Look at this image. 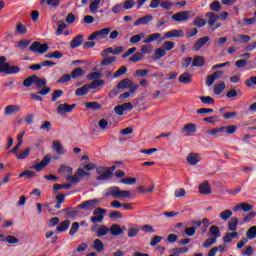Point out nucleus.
<instances>
[{
    "label": "nucleus",
    "mask_w": 256,
    "mask_h": 256,
    "mask_svg": "<svg viewBox=\"0 0 256 256\" xmlns=\"http://www.w3.org/2000/svg\"><path fill=\"white\" fill-rule=\"evenodd\" d=\"M190 15L191 12L189 11L177 12L176 14L172 15V20L177 22L188 21Z\"/></svg>",
    "instance_id": "13"
},
{
    "label": "nucleus",
    "mask_w": 256,
    "mask_h": 256,
    "mask_svg": "<svg viewBox=\"0 0 256 256\" xmlns=\"http://www.w3.org/2000/svg\"><path fill=\"white\" fill-rule=\"evenodd\" d=\"M34 85H36V89H43L38 91L39 95H49L51 93V88L47 87V79L45 78H38L36 76Z\"/></svg>",
    "instance_id": "3"
},
{
    "label": "nucleus",
    "mask_w": 256,
    "mask_h": 256,
    "mask_svg": "<svg viewBox=\"0 0 256 256\" xmlns=\"http://www.w3.org/2000/svg\"><path fill=\"white\" fill-rule=\"evenodd\" d=\"M93 249L98 253H101V251L105 250V245H103V242L100 239H96L94 240Z\"/></svg>",
    "instance_id": "41"
},
{
    "label": "nucleus",
    "mask_w": 256,
    "mask_h": 256,
    "mask_svg": "<svg viewBox=\"0 0 256 256\" xmlns=\"http://www.w3.org/2000/svg\"><path fill=\"white\" fill-rule=\"evenodd\" d=\"M83 75V69L76 68L71 72L72 79H77V77H81Z\"/></svg>",
    "instance_id": "61"
},
{
    "label": "nucleus",
    "mask_w": 256,
    "mask_h": 256,
    "mask_svg": "<svg viewBox=\"0 0 256 256\" xmlns=\"http://www.w3.org/2000/svg\"><path fill=\"white\" fill-rule=\"evenodd\" d=\"M81 45H83V35L74 37L70 42L71 49H77V47H81Z\"/></svg>",
    "instance_id": "22"
},
{
    "label": "nucleus",
    "mask_w": 256,
    "mask_h": 256,
    "mask_svg": "<svg viewBox=\"0 0 256 256\" xmlns=\"http://www.w3.org/2000/svg\"><path fill=\"white\" fill-rule=\"evenodd\" d=\"M110 233L111 235H113L114 237H117L118 235H122L123 234V229H121L119 227V225L114 224L110 227Z\"/></svg>",
    "instance_id": "38"
},
{
    "label": "nucleus",
    "mask_w": 256,
    "mask_h": 256,
    "mask_svg": "<svg viewBox=\"0 0 256 256\" xmlns=\"http://www.w3.org/2000/svg\"><path fill=\"white\" fill-rule=\"evenodd\" d=\"M206 133L208 135H211L212 137H219V135H221V133H225V129L223 128V126H221V127L207 130Z\"/></svg>",
    "instance_id": "28"
},
{
    "label": "nucleus",
    "mask_w": 256,
    "mask_h": 256,
    "mask_svg": "<svg viewBox=\"0 0 256 256\" xmlns=\"http://www.w3.org/2000/svg\"><path fill=\"white\" fill-rule=\"evenodd\" d=\"M151 21H153V16L145 15L134 22V27H139V25H147V23H151Z\"/></svg>",
    "instance_id": "21"
},
{
    "label": "nucleus",
    "mask_w": 256,
    "mask_h": 256,
    "mask_svg": "<svg viewBox=\"0 0 256 256\" xmlns=\"http://www.w3.org/2000/svg\"><path fill=\"white\" fill-rule=\"evenodd\" d=\"M161 37V33H153L147 36L146 39H144L143 43H152V41H157Z\"/></svg>",
    "instance_id": "48"
},
{
    "label": "nucleus",
    "mask_w": 256,
    "mask_h": 256,
    "mask_svg": "<svg viewBox=\"0 0 256 256\" xmlns=\"http://www.w3.org/2000/svg\"><path fill=\"white\" fill-rule=\"evenodd\" d=\"M237 237H239V232H232V233L227 232L223 237V243L225 244L231 243V241H233V239Z\"/></svg>",
    "instance_id": "29"
},
{
    "label": "nucleus",
    "mask_w": 256,
    "mask_h": 256,
    "mask_svg": "<svg viewBox=\"0 0 256 256\" xmlns=\"http://www.w3.org/2000/svg\"><path fill=\"white\" fill-rule=\"evenodd\" d=\"M145 37V33L141 32L140 34H136L130 37V43L135 45L141 41Z\"/></svg>",
    "instance_id": "44"
},
{
    "label": "nucleus",
    "mask_w": 256,
    "mask_h": 256,
    "mask_svg": "<svg viewBox=\"0 0 256 256\" xmlns=\"http://www.w3.org/2000/svg\"><path fill=\"white\" fill-rule=\"evenodd\" d=\"M115 61H117V57L115 56H109V57H105V59H103L100 63V65L107 67L109 65H112V63H115Z\"/></svg>",
    "instance_id": "39"
},
{
    "label": "nucleus",
    "mask_w": 256,
    "mask_h": 256,
    "mask_svg": "<svg viewBox=\"0 0 256 256\" xmlns=\"http://www.w3.org/2000/svg\"><path fill=\"white\" fill-rule=\"evenodd\" d=\"M59 189H71V184H54V191H59Z\"/></svg>",
    "instance_id": "63"
},
{
    "label": "nucleus",
    "mask_w": 256,
    "mask_h": 256,
    "mask_svg": "<svg viewBox=\"0 0 256 256\" xmlns=\"http://www.w3.org/2000/svg\"><path fill=\"white\" fill-rule=\"evenodd\" d=\"M226 84L225 82L221 81L217 84L214 85V93L215 95H221V93H223V91H225L226 88Z\"/></svg>",
    "instance_id": "31"
},
{
    "label": "nucleus",
    "mask_w": 256,
    "mask_h": 256,
    "mask_svg": "<svg viewBox=\"0 0 256 256\" xmlns=\"http://www.w3.org/2000/svg\"><path fill=\"white\" fill-rule=\"evenodd\" d=\"M83 177H91V173L85 172V169L79 168L73 176H68L66 179L70 181V183H79L83 179Z\"/></svg>",
    "instance_id": "5"
},
{
    "label": "nucleus",
    "mask_w": 256,
    "mask_h": 256,
    "mask_svg": "<svg viewBox=\"0 0 256 256\" xmlns=\"http://www.w3.org/2000/svg\"><path fill=\"white\" fill-rule=\"evenodd\" d=\"M162 49H164L165 51H171L172 49H175V42L173 41L164 42V44L162 45Z\"/></svg>",
    "instance_id": "59"
},
{
    "label": "nucleus",
    "mask_w": 256,
    "mask_h": 256,
    "mask_svg": "<svg viewBox=\"0 0 256 256\" xmlns=\"http://www.w3.org/2000/svg\"><path fill=\"white\" fill-rule=\"evenodd\" d=\"M186 160L189 163V165H197V163L201 161V156L199 155V153L191 152L186 157Z\"/></svg>",
    "instance_id": "19"
},
{
    "label": "nucleus",
    "mask_w": 256,
    "mask_h": 256,
    "mask_svg": "<svg viewBox=\"0 0 256 256\" xmlns=\"http://www.w3.org/2000/svg\"><path fill=\"white\" fill-rule=\"evenodd\" d=\"M46 59H61L63 58V53L60 51H54V52H49L45 55Z\"/></svg>",
    "instance_id": "40"
},
{
    "label": "nucleus",
    "mask_w": 256,
    "mask_h": 256,
    "mask_svg": "<svg viewBox=\"0 0 256 256\" xmlns=\"http://www.w3.org/2000/svg\"><path fill=\"white\" fill-rule=\"evenodd\" d=\"M29 155H31V148H25L24 150H20L16 154V159H18L19 161H23V160L27 159V157H29Z\"/></svg>",
    "instance_id": "23"
},
{
    "label": "nucleus",
    "mask_w": 256,
    "mask_h": 256,
    "mask_svg": "<svg viewBox=\"0 0 256 256\" xmlns=\"http://www.w3.org/2000/svg\"><path fill=\"white\" fill-rule=\"evenodd\" d=\"M210 11L214 13H219L221 11V2L219 1H213L210 5Z\"/></svg>",
    "instance_id": "47"
},
{
    "label": "nucleus",
    "mask_w": 256,
    "mask_h": 256,
    "mask_svg": "<svg viewBox=\"0 0 256 256\" xmlns=\"http://www.w3.org/2000/svg\"><path fill=\"white\" fill-rule=\"evenodd\" d=\"M179 83H184L185 85L191 83L193 81V78L189 72H184L179 76Z\"/></svg>",
    "instance_id": "25"
},
{
    "label": "nucleus",
    "mask_w": 256,
    "mask_h": 256,
    "mask_svg": "<svg viewBox=\"0 0 256 256\" xmlns=\"http://www.w3.org/2000/svg\"><path fill=\"white\" fill-rule=\"evenodd\" d=\"M211 38L209 36L198 39L193 45V51H201L202 47H205L206 43H209Z\"/></svg>",
    "instance_id": "14"
},
{
    "label": "nucleus",
    "mask_w": 256,
    "mask_h": 256,
    "mask_svg": "<svg viewBox=\"0 0 256 256\" xmlns=\"http://www.w3.org/2000/svg\"><path fill=\"white\" fill-rule=\"evenodd\" d=\"M71 225L70 220H64L62 221L57 227L56 231L57 233H63V231H67L69 229V226Z\"/></svg>",
    "instance_id": "27"
},
{
    "label": "nucleus",
    "mask_w": 256,
    "mask_h": 256,
    "mask_svg": "<svg viewBox=\"0 0 256 256\" xmlns=\"http://www.w3.org/2000/svg\"><path fill=\"white\" fill-rule=\"evenodd\" d=\"M21 72L19 66H11L7 63V58L5 56L0 57V73H5L6 75H17Z\"/></svg>",
    "instance_id": "1"
},
{
    "label": "nucleus",
    "mask_w": 256,
    "mask_h": 256,
    "mask_svg": "<svg viewBox=\"0 0 256 256\" xmlns=\"http://www.w3.org/2000/svg\"><path fill=\"white\" fill-rule=\"evenodd\" d=\"M198 191L200 195H211L213 190H211V186L209 185V181H204L198 187Z\"/></svg>",
    "instance_id": "15"
},
{
    "label": "nucleus",
    "mask_w": 256,
    "mask_h": 256,
    "mask_svg": "<svg viewBox=\"0 0 256 256\" xmlns=\"http://www.w3.org/2000/svg\"><path fill=\"white\" fill-rule=\"evenodd\" d=\"M86 109H92V111H99L103 106L97 101L85 103Z\"/></svg>",
    "instance_id": "34"
},
{
    "label": "nucleus",
    "mask_w": 256,
    "mask_h": 256,
    "mask_svg": "<svg viewBox=\"0 0 256 256\" xmlns=\"http://www.w3.org/2000/svg\"><path fill=\"white\" fill-rule=\"evenodd\" d=\"M35 79H37V75L35 74L26 78L23 81L24 87H31L32 85H35Z\"/></svg>",
    "instance_id": "43"
},
{
    "label": "nucleus",
    "mask_w": 256,
    "mask_h": 256,
    "mask_svg": "<svg viewBox=\"0 0 256 256\" xmlns=\"http://www.w3.org/2000/svg\"><path fill=\"white\" fill-rule=\"evenodd\" d=\"M75 107H77V104H59L57 108V113L58 115H63V113H71V111H73Z\"/></svg>",
    "instance_id": "10"
},
{
    "label": "nucleus",
    "mask_w": 256,
    "mask_h": 256,
    "mask_svg": "<svg viewBox=\"0 0 256 256\" xmlns=\"http://www.w3.org/2000/svg\"><path fill=\"white\" fill-rule=\"evenodd\" d=\"M133 86V82L129 79H123L117 85L118 89H129Z\"/></svg>",
    "instance_id": "33"
},
{
    "label": "nucleus",
    "mask_w": 256,
    "mask_h": 256,
    "mask_svg": "<svg viewBox=\"0 0 256 256\" xmlns=\"http://www.w3.org/2000/svg\"><path fill=\"white\" fill-rule=\"evenodd\" d=\"M99 203V199H91L79 204L78 209H86V211H93V209H95Z\"/></svg>",
    "instance_id": "8"
},
{
    "label": "nucleus",
    "mask_w": 256,
    "mask_h": 256,
    "mask_svg": "<svg viewBox=\"0 0 256 256\" xmlns=\"http://www.w3.org/2000/svg\"><path fill=\"white\" fill-rule=\"evenodd\" d=\"M90 90L91 88L89 85H84L76 90L75 95H77V97H83V95H87Z\"/></svg>",
    "instance_id": "32"
},
{
    "label": "nucleus",
    "mask_w": 256,
    "mask_h": 256,
    "mask_svg": "<svg viewBox=\"0 0 256 256\" xmlns=\"http://www.w3.org/2000/svg\"><path fill=\"white\" fill-rule=\"evenodd\" d=\"M224 128V133L226 135H233L237 131V126L235 125H229V126H223Z\"/></svg>",
    "instance_id": "53"
},
{
    "label": "nucleus",
    "mask_w": 256,
    "mask_h": 256,
    "mask_svg": "<svg viewBox=\"0 0 256 256\" xmlns=\"http://www.w3.org/2000/svg\"><path fill=\"white\" fill-rule=\"evenodd\" d=\"M109 33H111V28H103L100 31H95L88 37V41H95V39H107V35H109Z\"/></svg>",
    "instance_id": "7"
},
{
    "label": "nucleus",
    "mask_w": 256,
    "mask_h": 256,
    "mask_svg": "<svg viewBox=\"0 0 256 256\" xmlns=\"http://www.w3.org/2000/svg\"><path fill=\"white\" fill-rule=\"evenodd\" d=\"M219 217H220V219H222V221H229V219H231V217H233V211L226 209V210L220 212Z\"/></svg>",
    "instance_id": "35"
},
{
    "label": "nucleus",
    "mask_w": 256,
    "mask_h": 256,
    "mask_svg": "<svg viewBox=\"0 0 256 256\" xmlns=\"http://www.w3.org/2000/svg\"><path fill=\"white\" fill-rule=\"evenodd\" d=\"M29 51H32V53H39L40 55H43V53H47V51H49V45L41 44L40 42L35 41L29 47Z\"/></svg>",
    "instance_id": "6"
},
{
    "label": "nucleus",
    "mask_w": 256,
    "mask_h": 256,
    "mask_svg": "<svg viewBox=\"0 0 256 256\" xmlns=\"http://www.w3.org/2000/svg\"><path fill=\"white\" fill-rule=\"evenodd\" d=\"M107 195L115 199H131V191L121 190L118 186H113L108 189Z\"/></svg>",
    "instance_id": "2"
},
{
    "label": "nucleus",
    "mask_w": 256,
    "mask_h": 256,
    "mask_svg": "<svg viewBox=\"0 0 256 256\" xmlns=\"http://www.w3.org/2000/svg\"><path fill=\"white\" fill-rule=\"evenodd\" d=\"M126 73L127 66H122L114 73V79H118V77H121V75H125Z\"/></svg>",
    "instance_id": "58"
},
{
    "label": "nucleus",
    "mask_w": 256,
    "mask_h": 256,
    "mask_svg": "<svg viewBox=\"0 0 256 256\" xmlns=\"http://www.w3.org/2000/svg\"><path fill=\"white\" fill-rule=\"evenodd\" d=\"M245 85L246 87H253V85H256V76H252L245 80Z\"/></svg>",
    "instance_id": "64"
},
{
    "label": "nucleus",
    "mask_w": 256,
    "mask_h": 256,
    "mask_svg": "<svg viewBox=\"0 0 256 256\" xmlns=\"http://www.w3.org/2000/svg\"><path fill=\"white\" fill-rule=\"evenodd\" d=\"M103 85H105V80L98 79L92 81L88 86L90 89H97V87H103Z\"/></svg>",
    "instance_id": "50"
},
{
    "label": "nucleus",
    "mask_w": 256,
    "mask_h": 256,
    "mask_svg": "<svg viewBox=\"0 0 256 256\" xmlns=\"http://www.w3.org/2000/svg\"><path fill=\"white\" fill-rule=\"evenodd\" d=\"M139 233V228L137 226H133L128 229V237H136Z\"/></svg>",
    "instance_id": "62"
},
{
    "label": "nucleus",
    "mask_w": 256,
    "mask_h": 256,
    "mask_svg": "<svg viewBox=\"0 0 256 256\" xmlns=\"http://www.w3.org/2000/svg\"><path fill=\"white\" fill-rule=\"evenodd\" d=\"M45 1L50 7H59V5H61V0H41L40 5H43Z\"/></svg>",
    "instance_id": "52"
},
{
    "label": "nucleus",
    "mask_w": 256,
    "mask_h": 256,
    "mask_svg": "<svg viewBox=\"0 0 256 256\" xmlns=\"http://www.w3.org/2000/svg\"><path fill=\"white\" fill-rule=\"evenodd\" d=\"M234 43H249L251 41V36L249 35H239L238 37H233Z\"/></svg>",
    "instance_id": "36"
},
{
    "label": "nucleus",
    "mask_w": 256,
    "mask_h": 256,
    "mask_svg": "<svg viewBox=\"0 0 256 256\" xmlns=\"http://www.w3.org/2000/svg\"><path fill=\"white\" fill-rule=\"evenodd\" d=\"M205 65V58L203 56H196L192 62V67H203Z\"/></svg>",
    "instance_id": "37"
},
{
    "label": "nucleus",
    "mask_w": 256,
    "mask_h": 256,
    "mask_svg": "<svg viewBox=\"0 0 256 256\" xmlns=\"http://www.w3.org/2000/svg\"><path fill=\"white\" fill-rule=\"evenodd\" d=\"M206 19L208 20L206 23L210 25V27H213L218 21H219V15L214 12H207L205 14Z\"/></svg>",
    "instance_id": "18"
},
{
    "label": "nucleus",
    "mask_w": 256,
    "mask_h": 256,
    "mask_svg": "<svg viewBox=\"0 0 256 256\" xmlns=\"http://www.w3.org/2000/svg\"><path fill=\"white\" fill-rule=\"evenodd\" d=\"M101 72H91L88 74L87 79L88 81H96L101 79Z\"/></svg>",
    "instance_id": "55"
},
{
    "label": "nucleus",
    "mask_w": 256,
    "mask_h": 256,
    "mask_svg": "<svg viewBox=\"0 0 256 256\" xmlns=\"http://www.w3.org/2000/svg\"><path fill=\"white\" fill-rule=\"evenodd\" d=\"M182 133L187 137H191V135H195V133H197V126L193 123H188L183 127Z\"/></svg>",
    "instance_id": "16"
},
{
    "label": "nucleus",
    "mask_w": 256,
    "mask_h": 256,
    "mask_svg": "<svg viewBox=\"0 0 256 256\" xmlns=\"http://www.w3.org/2000/svg\"><path fill=\"white\" fill-rule=\"evenodd\" d=\"M210 237L212 239H219L221 237V230H219V226L212 225L209 229Z\"/></svg>",
    "instance_id": "24"
},
{
    "label": "nucleus",
    "mask_w": 256,
    "mask_h": 256,
    "mask_svg": "<svg viewBox=\"0 0 256 256\" xmlns=\"http://www.w3.org/2000/svg\"><path fill=\"white\" fill-rule=\"evenodd\" d=\"M117 169V166L113 165L109 168H105V171L102 173V175H99L96 178V181H105L107 179H109L111 177V175H113V171H115Z\"/></svg>",
    "instance_id": "12"
},
{
    "label": "nucleus",
    "mask_w": 256,
    "mask_h": 256,
    "mask_svg": "<svg viewBox=\"0 0 256 256\" xmlns=\"http://www.w3.org/2000/svg\"><path fill=\"white\" fill-rule=\"evenodd\" d=\"M4 243H9V245H15L17 243H19V238L13 236V235H7L4 239H3Z\"/></svg>",
    "instance_id": "42"
},
{
    "label": "nucleus",
    "mask_w": 256,
    "mask_h": 256,
    "mask_svg": "<svg viewBox=\"0 0 256 256\" xmlns=\"http://www.w3.org/2000/svg\"><path fill=\"white\" fill-rule=\"evenodd\" d=\"M205 25H207V21L205 19L196 17L194 19V26L198 27L199 29H201V27H205Z\"/></svg>",
    "instance_id": "54"
},
{
    "label": "nucleus",
    "mask_w": 256,
    "mask_h": 256,
    "mask_svg": "<svg viewBox=\"0 0 256 256\" xmlns=\"http://www.w3.org/2000/svg\"><path fill=\"white\" fill-rule=\"evenodd\" d=\"M99 5H101V0H90V13H97L99 11Z\"/></svg>",
    "instance_id": "30"
},
{
    "label": "nucleus",
    "mask_w": 256,
    "mask_h": 256,
    "mask_svg": "<svg viewBox=\"0 0 256 256\" xmlns=\"http://www.w3.org/2000/svg\"><path fill=\"white\" fill-rule=\"evenodd\" d=\"M224 72L223 71H216L212 75L207 76L206 78V85L207 87H211L215 81L221 79L223 77Z\"/></svg>",
    "instance_id": "9"
},
{
    "label": "nucleus",
    "mask_w": 256,
    "mask_h": 256,
    "mask_svg": "<svg viewBox=\"0 0 256 256\" xmlns=\"http://www.w3.org/2000/svg\"><path fill=\"white\" fill-rule=\"evenodd\" d=\"M238 225H239V219L237 217H232L228 222V231H233V233H235L237 231Z\"/></svg>",
    "instance_id": "26"
},
{
    "label": "nucleus",
    "mask_w": 256,
    "mask_h": 256,
    "mask_svg": "<svg viewBox=\"0 0 256 256\" xmlns=\"http://www.w3.org/2000/svg\"><path fill=\"white\" fill-rule=\"evenodd\" d=\"M35 175H37V173H35V171L33 170H26L22 173L19 174V177L22 178V177H28V179H33V177H35Z\"/></svg>",
    "instance_id": "56"
},
{
    "label": "nucleus",
    "mask_w": 256,
    "mask_h": 256,
    "mask_svg": "<svg viewBox=\"0 0 256 256\" xmlns=\"http://www.w3.org/2000/svg\"><path fill=\"white\" fill-rule=\"evenodd\" d=\"M51 163V156L49 154L45 155L41 162H39V159L35 161V164L30 167V169H34V171H37V173H41L43 169L47 167Z\"/></svg>",
    "instance_id": "4"
},
{
    "label": "nucleus",
    "mask_w": 256,
    "mask_h": 256,
    "mask_svg": "<svg viewBox=\"0 0 256 256\" xmlns=\"http://www.w3.org/2000/svg\"><path fill=\"white\" fill-rule=\"evenodd\" d=\"M97 237H105V235H107V233H109V228H107V226H103L101 225L97 231Z\"/></svg>",
    "instance_id": "51"
},
{
    "label": "nucleus",
    "mask_w": 256,
    "mask_h": 256,
    "mask_svg": "<svg viewBox=\"0 0 256 256\" xmlns=\"http://www.w3.org/2000/svg\"><path fill=\"white\" fill-rule=\"evenodd\" d=\"M247 239H255L256 237V226H252L246 232Z\"/></svg>",
    "instance_id": "57"
},
{
    "label": "nucleus",
    "mask_w": 256,
    "mask_h": 256,
    "mask_svg": "<svg viewBox=\"0 0 256 256\" xmlns=\"http://www.w3.org/2000/svg\"><path fill=\"white\" fill-rule=\"evenodd\" d=\"M21 111V106L19 105H8L4 108L5 117H9V115H15V113H19Z\"/></svg>",
    "instance_id": "17"
},
{
    "label": "nucleus",
    "mask_w": 256,
    "mask_h": 256,
    "mask_svg": "<svg viewBox=\"0 0 256 256\" xmlns=\"http://www.w3.org/2000/svg\"><path fill=\"white\" fill-rule=\"evenodd\" d=\"M144 57L143 53L137 52L130 57L129 61L132 63H139V61H143Z\"/></svg>",
    "instance_id": "45"
},
{
    "label": "nucleus",
    "mask_w": 256,
    "mask_h": 256,
    "mask_svg": "<svg viewBox=\"0 0 256 256\" xmlns=\"http://www.w3.org/2000/svg\"><path fill=\"white\" fill-rule=\"evenodd\" d=\"M199 99L204 105H215V99L211 96H200Z\"/></svg>",
    "instance_id": "49"
},
{
    "label": "nucleus",
    "mask_w": 256,
    "mask_h": 256,
    "mask_svg": "<svg viewBox=\"0 0 256 256\" xmlns=\"http://www.w3.org/2000/svg\"><path fill=\"white\" fill-rule=\"evenodd\" d=\"M64 213H66V217L73 219V217H77L79 215V210H71V208H65L63 210Z\"/></svg>",
    "instance_id": "46"
},
{
    "label": "nucleus",
    "mask_w": 256,
    "mask_h": 256,
    "mask_svg": "<svg viewBox=\"0 0 256 256\" xmlns=\"http://www.w3.org/2000/svg\"><path fill=\"white\" fill-rule=\"evenodd\" d=\"M52 149L56 151L57 155H65L67 151H65V148H63V144H61L60 141L54 140L52 142Z\"/></svg>",
    "instance_id": "20"
},
{
    "label": "nucleus",
    "mask_w": 256,
    "mask_h": 256,
    "mask_svg": "<svg viewBox=\"0 0 256 256\" xmlns=\"http://www.w3.org/2000/svg\"><path fill=\"white\" fill-rule=\"evenodd\" d=\"M197 231V227L192 226V227H187L184 229V233L185 235H187V237H193V235H195Z\"/></svg>",
    "instance_id": "60"
},
{
    "label": "nucleus",
    "mask_w": 256,
    "mask_h": 256,
    "mask_svg": "<svg viewBox=\"0 0 256 256\" xmlns=\"http://www.w3.org/2000/svg\"><path fill=\"white\" fill-rule=\"evenodd\" d=\"M173 37H185V32H183V30H170L164 34L161 41H165V39H173Z\"/></svg>",
    "instance_id": "11"
}]
</instances>
